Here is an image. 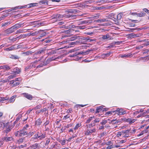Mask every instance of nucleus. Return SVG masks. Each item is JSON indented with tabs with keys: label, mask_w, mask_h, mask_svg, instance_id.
Instances as JSON below:
<instances>
[{
	"label": "nucleus",
	"mask_w": 149,
	"mask_h": 149,
	"mask_svg": "<svg viewBox=\"0 0 149 149\" xmlns=\"http://www.w3.org/2000/svg\"><path fill=\"white\" fill-rule=\"evenodd\" d=\"M65 17L68 18H72L74 17V15H72L70 14L67 15V14H64L63 15L57 14L53 15L52 17V19L61 20L63 17Z\"/></svg>",
	"instance_id": "f257e3e1"
},
{
	"label": "nucleus",
	"mask_w": 149,
	"mask_h": 149,
	"mask_svg": "<svg viewBox=\"0 0 149 149\" xmlns=\"http://www.w3.org/2000/svg\"><path fill=\"white\" fill-rule=\"evenodd\" d=\"M91 50H89L88 51H87L86 52H75L74 54L70 55V57H73L77 56H78L77 55L79 54H84V55H86L88 54V52H90Z\"/></svg>",
	"instance_id": "f03ea898"
},
{
	"label": "nucleus",
	"mask_w": 149,
	"mask_h": 149,
	"mask_svg": "<svg viewBox=\"0 0 149 149\" xmlns=\"http://www.w3.org/2000/svg\"><path fill=\"white\" fill-rule=\"evenodd\" d=\"M116 113L119 115H123L126 113L125 111H124L123 109H117L115 111Z\"/></svg>",
	"instance_id": "7ed1b4c3"
},
{
	"label": "nucleus",
	"mask_w": 149,
	"mask_h": 149,
	"mask_svg": "<svg viewBox=\"0 0 149 149\" xmlns=\"http://www.w3.org/2000/svg\"><path fill=\"white\" fill-rule=\"evenodd\" d=\"M20 72V69L18 68H16L14 69L13 71H11V73H10V72L9 73H10V74H14L16 75L17 74H19Z\"/></svg>",
	"instance_id": "20e7f679"
},
{
	"label": "nucleus",
	"mask_w": 149,
	"mask_h": 149,
	"mask_svg": "<svg viewBox=\"0 0 149 149\" xmlns=\"http://www.w3.org/2000/svg\"><path fill=\"white\" fill-rule=\"evenodd\" d=\"M46 50V49L45 48L40 49L38 50L35 53V55L41 54H44L45 51Z\"/></svg>",
	"instance_id": "39448f33"
},
{
	"label": "nucleus",
	"mask_w": 149,
	"mask_h": 149,
	"mask_svg": "<svg viewBox=\"0 0 149 149\" xmlns=\"http://www.w3.org/2000/svg\"><path fill=\"white\" fill-rule=\"evenodd\" d=\"M27 134L28 132L25 128H23L22 130H20V136H24L25 135H27Z\"/></svg>",
	"instance_id": "423d86ee"
},
{
	"label": "nucleus",
	"mask_w": 149,
	"mask_h": 149,
	"mask_svg": "<svg viewBox=\"0 0 149 149\" xmlns=\"http://www.w3.org/2000/svg\"><path fill=\"white\" fill-rule=\"evenodd\" d=\"M95 131L96 130L95 128L90 130L87 129L85 132V134L86 135H91L92 133L95 132Z\"/></svg>",
	"instance_id": "0eeeda50"
},
{
	"label": "nucleus",
	"mask_w": 149,
	"mask_h": 149,
	"mask_svg": "<svg viewBox=\"0 0 149 149\" xmlns=\"http://www.w3.org/2000/svg\"><path fill=\"white\" fill-rule=\"evenodd\" d=\"M45 134H42L41 135H38L36 134L34 135L33 137L36 138L38 140V139L39 138V139L42 140L44 139L45 137Z\"/></svg>",
	"instance_id": "6e6552de"
},
{
	"label": "nucleus",
	"mask_w": 149,
	"mask_h": 149,
	"mask_svg": "<svg viewBox=\"0 0 149 149\" xmlns=\"http://www.w3.org/2000/svg\"><path fill=\"white\" fill-rule=\"evenodd\" d=\"M38 33L39 34V37L38 38L40 39V38L42 37H43L46 35V33L44 32V31L42 30H40L38 31Z\"/></svg>",
	"instance_id": "1a4fd4ad"
},
{
	"label": "nucleus",
	"mask_w": 149,
	"mask_h": 149,
	"mask_svg": "<svg viewBox=\"0 0 149 149\" xmlns=\"http://www.w3.org/2000/svg\"><path fill=\"white\" fill-rule=\"evenodd\" d=\"M23 95L24 97L30 100H31L33 98V97L31 95L27 93H23Z\"/></svg>",
	"instance_id": "9d476101"
},
{
	"label": "nucleus",
	"mask_w": 149,
	"mask_h": 149,
	"mask_svg": "<svg viewBox=\"0 0 149 149\" xmlns=\"http://www.w3.org/2000/svg\"><path fill=\"white\" fill-rule=\"evenodd\" d=\"M10 84H13V86L15 87L19 85L20 83L19 82H16L15 80H13L10 81Z\"/></svg>",
	"instance_id": "9b49d317"
},
{
	"label": "nucleus",
	"mask_w": 149,
	"mask_h": 149,
	"mask_svg": "<svg viewBox=\"0 0 149 149\" xmlns=\"http://www.w3.org/2000/svg\"><path fill=\"white\" fill-rule=\"evenodd\" d=\"M79 11L78 10H77L76 9H71L66 11L65 13H67V14L70 13H78Z\"/></svg>",
	"instance_id": "f8f14e48"
},
{
	"label": "nucleus",
	"mask_w": 149,
	"mask_h": 149,
	"mask_svg": "<svg viewBox=\"0 0 149 149\" xmlns=\"http://www.w3.org/2000/svg\"><path fill=\"white\" fill-rule=\"evenodd\" d=\"M136 120L135 119L129 118L127 119H126L125 122L129 123V124H131L134 122Z\"/></svg>",
	"instance_id": "ddd939ff"
},
{
	"label": "nucleus",
	"mask_w": 149,
	"mask_h": 149,
	"mask_svg": "<svg viewBox=\"0 0 149 149\" xmlns=\"http://www.w3.org/2000/svg\"><path fill=\"white\" fill-rule=\"evenodd\" d=\"M22 24H16L11 27V28H12L13 29H17L18 28L21 27Z\"/></svg>",
	"instance_id": "4468645a"
},
{
	"label": "nucleus",
	"mask_w": 149,
	"mask_h": 149,
	"mask_svg": "<svg viewBox=\"0 0 149 149\" xmlns=\"http://www.w3.org/2000/svg\"><path fill=\"white\" fill-rule=\"evenodd\" d=\"M1 68L6 70H8L11 69V68L9 66L6 65L2 66Z\"/></svg>",
	"instance_id": "2eb2a0df"
},
{
	"label": "nucleus",
	"mask_w": 149,
	"mask_h": 149,
	"mask_svg": "<svg viewBox=\"0 0 149 149\" xmlns=\"http://www.w3.org/2000/svg\"><path fill=\"white\" fill-rule=\"evenodd\" d=\"M15 96H13L10 99L8 98V102L10 103H13L15 100Z\"/></svg>",
	"instance_id": "dca6fc26"
},
{
	"label": "nucleus",
	"mask_w": 149,
	"mask_h": 149,
	"mask_svg": "<svg viewBox=\"0 0 149 149\" xmlns=\"http://www.w3.org/2000/svg\"><path fill=\"white\" fill-rule=\"evenodd\" d=\"M3 140L5 141L6 142L10 141L13 139L12 137H4L3 139Z\"/></svg>",
	"instance_id": "f3484780"
},
{
	"label": "nucleus",
	"mask_w": 149,
	"mask_h": 149,
	"mask_svg": "<svg viewBox=\"0 0 149 149\" xmlns=\"http://www.w3.org/2000/svg\"><path fill=\"white\" fill-rule=\"evenodd\" d=\"M15 46V45H13L11 46L9 48L4 49L5 51H12L13 50H14L15 49L14 47Z\"/></svg>",
	"instance_id": "a211bd4d"
},
{
	"label": "nucleus",
	"mask_w": 149,
	"mask_h": 149,
	"mask_svg": "<svg viewBox=\"0 0 149 149\" xmlns=\"http://www.w3.org/2000/svg\"><path fill=\"white\" fill-rule=\"evenodd\" d=\"M12 28H11V27L10 28H9L8 29H7L5 31V32L7 34H10L13 32L14 31V30H13Z\"/></svg>",
	"instance_id": "6ab92c4d"
},
{
	"label": "nucleus",
	"mask_w": 149,
	"mask_h": 149,
	"mask_svg": "<svg viewBox=\"0 0 149 149\" xmlns=\"http://www.w3.org/2000/svg\"><path fill=\"white\" fill-rule=\"evenodd\" d=\"M111 54V52H110L107 53L102 54L101 55V57L104 58L105 57H108L110 56Z\"/></svg>",
	"instance_id": "aec40b11"
},
{
	"label": "nucleus",
	"mask_w": 149,
	"mask_h": 149,
	"mask_svg": "<svg viewBox=\"0 0 149 149\" xmlns=\"http://www.w3.org/2000/svg\"><path fill=\"white\" fill-rule=\"evenodd\" d=\"M31 149H36L38 147L39 148V146L38 145V144L37 143H36L33 145L31 146Z\"/></svg>",
	"instance_id": "412c9836"
},
{
	"label": "nucleus",
	"mask_w": 149,
	"mask_h": 149,
	"mask_svg": "<svg viewBox=\"0 0 149 149\" xmlns=\"http://www.w3.org/2000/svg\"><path fill=\"white\" fill-rule=\"evenodd\" d=\"M146 15V13L143 11H141L139 13H137V16L138 17H142L145 16Z\"/></svg>",
	"instance_id": "4be33fe9"
},
{
	"label": "nucleus",
	"mask_w": 149,
	"mask_h": 149,
	"mask_svg": "<svg viewBox=\"0 0 149 149\" xmlns=\"http://www.w3.org/2000/svg\"><path fill=\"white\" fill-rule=\"evenodd\" d=\"M25 140V138L23 137L21 138L18 140H17V142L18 144H19L22 143L23 141H24Z\"/></svg>",
	"instance_id": "5701e85b"
},
{
	"label": "nucleus",
	"mask_w": 149,
	"mask_h": 149,
	"mask_svg": "<svg viewBox=\"0 0 149 149\" xmlns=\"http://www.w3.org/2000/svg\"><path fill=\"white\" fill-rule=\"evenodd\" d=\"M110 36L108 34H107L103 36L102 37V39L103 40H105L110 38L109 40H111V38H110Z\"/></svg>",
	"instance_id": "b1692460"
},
{
	"label": "nucleus",
	"mask_w": 149,
	"mask_h": 149,
	"mask_svg": "<svg viewBox=\"0 0 149 149\" xmlns=\"http://www.w3.org/2000/svg\"><path fill=\"white\" fill-rule=\"evenodd\" d=\"M103 107L102 106L99 107H97L95 113H97L100 112L102 110Z\"/></svg>",
	"instance_id": "393cba45"
},
{
	"label": "nucleus",
	"mask_w": 149,
	"mask_h": 149,
	"mask_svg": "<svg viewBox=\"0 0 149 149\" xmlns=\"http://www.w3.org/2000/svg\"><path fill=\"white\" fill-rule=\"evenodd\" d=\"M38 3H31L27 5L28 8H29L32 7L36 6H37Z\"/></svg>",
	"instance_id": "a878e982"
},
{
	"label": "nucleus",
	"mask_w": 149,
	"mask_h": 149,
	"mask_svg": "<svg viewBox=\"0 0 149 149\" xmlns=\"http://www.w3.org/2000/svg\"><path fill=\"white\" fill-rule=\"evenodd\" d=\"M74 31V30L72 29H69L68 30L64 31V33L66 34H70Z\"/></svg>",
	"instance_id": "bb28decb"
},
{
	"label": "nucleus",
	"mask_w": 149,
	"mask_h": 149,
	"mask_svg": "<svg viewBox=\"0 0 149 149\" xmlns=\"http://www.w3.org/2000/svg\"><path fill=\"white\" fill-rule=\"evenodd\" d=\"M42 123L41 120L39 118L35 122V124L36 125H40Z\"/></svg>",
	"instance_id": "cd10ccee"
},
{
	"label": "nucleus",
	"mask_w": 149,
	"mask_h": 149,
	"mask_svg": "<svg viewBox=\"0 0 149 149\" xmlns=\"http://www.w3.org/2000/svg\"><path fill=\"white\" fill-rule=\"evenodd\" d=\"M33 52L32 51H28L26 52H23L22 54L24 56L29 55L30 54L32 53Z\"/></svg>",
	"instance_id": "c85d7f7f"
},
{
	"label": "nucleus",
	"mask_w": 149,
	"mask_h": 149,
	"mask_svg": "<svg viewBox=\"0 0 149 149\" xmlns=\"http://www.w3.org/2000/svg\"><path fill=\"white\" fill-rule=\"evenodd\" d=\"M96 22H99L100 23L103 22H107L108 21V20H107L105 19H99L95 21Z\"/></svg>",
	"instance_id": "c756f323"
},
{
	"label": "nucleus",
	"mask_w": 149,
	"mask_h": 149,
	"mask_svg": "<svg viewBox=\"0 0 149 149\" xmlns=\"http://www.w3.org/2000/svg\"><path fill=\"white\" fill-rule=\"evenodd\" d=\"M100 16V13L95 14H94V15H93L91 18H93L94 19H97Z\"/></svg>",
	"instance_id": "7c9ffc66"
},
{
	"label": "nucleus",
	"mask_w": 149,
	"mask_h": 149,
	"mask_svg": "<svg viewBox=\"0 0 149 149\" xmlns=\"http://www.w3.org/2000/svg\"><path fill=\"white\" fill-rule=\"evenodd\" d=\"M40 5L42 4H46L47 5H48V1L47 0H42L40 1L39 3Z\"/></svg>",
	"instance_id": "2f4dec72"
},
{
	"label": "nucleus",
	"mask_w": 149,
	"mask_h": 149,
	"mask_svg": "<svg viewBox=\"0 0 149 149\" xmlns=\"http://www.w3.org/2000/svg\"><path fill=\"white\" fill-rule=\"evenodd\" d=\"M95 122H94V121L93 120L91 123L88 125V127L91 128V127L95 126Z\"/></svg>",
	"instance_id": "473e14b6"
},
{
	"label": "nucleus",
	"mask_w": 149,
	"mask_h": 149,
	"mask_svg": "<svg viewBox=\"0 0 149 149\" xmlns=\"http://www.w3.org/2000/svg\"><path fill=\"white\" fill-rule=\"evenodd\" d=\"M57 141L60 142L62 145H64L65 144L66 141L65 140H62L59 139L57 140Z\"/></svg>",
	"instance_id": "72a5a7b5"
},
{
	"label": "nucleus",
	"mask_w": 149,
	"mask_h": 149,
	"mask_svg": "<svg viewBox=\"0 0 149 149\" xmlns=\"http://www.w3.org/2000/svg\"><path fill=\"white\" fill-rule=\"evenodd\" d=\"M50 50V49H49L47 50V51L49 52L48 53V54L49 55H51L52 54H55L56 53L53 50H51V51H49Z\"/></svg>",
	"instance_id": "f704fd0d"
},
{
	"label": "nucleus",
	"mask_w": 149,
	"mask_h": 149,
	"mask_svg": "<svg viewBox=\"0 0 149 149\" xmlns=\"http://www.w3.org/2000/svg\"><path fill=\"white\" fill-rule=\"evenodd\" d=\"M16 77V75H15V74H11V75H10L8 77L7 79L8 80H10V79H13L15 78Z\"/></svg>",
	"instance_id": "c9c22d12"
},
{
	"label": "nucleus",
	"mask_w": 149,
	"mask_h": 149,
	"mask_svg": "<svg viewBox=\"0 0 149 149\" xmlns=\"http://www.w3.org/2000/svg\"><path fill=\"white\" fill-rule=\"evenodd\" d=\"M123 15V14L121 13H119L117 15V19L118 20H120L121 19L122 16Z\"/></svg>",
	"instance_id": "e433bc0d"
},
{
	"label": "nucleus",
	"mask_w": 149,
	"mask_h": 149,
	"mask_svg": "<svg viewBox=\"0 0 149 149\" xmlns=\"http://www.w3.org/2000/svg\"><path fill=\"white\" fill-rule=\"evenodd\" d=\"M94 118V116H93L92 117H91L90 118H89L86 121V123H89Z\"/></svg>",
	"instance_id": "4c0bfd02"
},
{
	"label": "nucleus",
	"mask_w": 149,
	"mask_h": 149,
	"mask_svg": "<svg viewBox=\"0 0 149 149\" xmlns=\"http://www.w3.org/2000/svg\"><path fill=\"white\" fill-rule=\"evenodd\" d=\"M35 134V132H30L29 133L28 132V134H27V136H29L31 137Z\"/></svg>",
	"instance_id": "58836bf2"
},
{
	"label": "nucleus",
	"mask_w": 149,
	"mask_h": 149,
	"mask_svg": "<svg viewBox=\"0 0 149 149\" xmlns=\"http://www.w3.org/2000/svg\"><path fill=\"white\" fill-rule=\"evenodd\" d=\"M77 136V135H76L75 134L73 135L72 136L70 137L69 138L68 140H67V141H71V140L74 138V137H75Z\"/></svg>",
	"instance_id": "ea45409f"
},
{
	"label": "nucleus",
	"mask_w": 149,
	"mask_h": 149,
	"mask_svg": "<svg viewBox=\"0 0 149 149\" xmlns=\"http://www.w3.org/2000/svg\"><path fill=\"white\" fill-rule=\"evenodd\" d=\"M86 28L85 26H76V28L77 29H84Z\"/></svg>",
	"instance_id": "a19ab883"
},
{
	"label": "nucleus",
	"mask_w": 149,
	"mask_h": 149,
	"mask_svg": "<svg viewBox=\"0 0 149 149\" xmlns=\"http://www.w3.org/2000/svg\"><path fill=\"white\" fill-rule=\"evenodd\" d=\"M10 23H10V22H8L4 23H3L2 24V27L6 26L10 24Z\"/></svg>",
	"instance_id": "79ce46f5"
},
{
	"label": "nucleus",
	"mask_w": 149,
	"mask_h": 149,
	"mask_svg": "<svg viewBox=\"0 0 149 149\" xmlns=\"http://www.w3.org/2000/svg\"><path fill=\"white\" fill-rule=\"evenodd\" d=\"M120 121L119 120V119H118V120L116 119V121L115 122H113L112 123L113 124H119L120 123Z\"/></svg>",
	"instance_id": "37998d69"
},
{
	"label": "nucleus",
	"mask_w": 149,
	"mask_h": 149,
	"mask_svg": "<svg viewBox=\"0 0 149 149\" xmlns=\"http://www.w3.org/2000/svg\"><path fill=\"white\" fill-rule=\"evenodd\" d=\"M144 46L143 45V44L142 45H139L138 46L136 47V48L137 49H142Z\"/></svg>",
	"instance_id": "c03bdc74"
},
{
	"label": "nucleus",
	"mask_w": 149,
	"mask_h": 149,
	"mask_svg": "<svg viewBox=\"0 0 149 149\" xmlns=\"http://www.w3.org/2000/svg\"><path fill=\"white\" fill-rule=\"evenodd\" d=\"M38 31H36L35 32L33 33H31V32L30 33V35L32 36H35L37 34H38Z\"/></svg>",
	"instance_id": "a18cd8bd"
},
{
	"label": "nucleus",
	"mask_w": 149,
	"mask_h": 149,
	"mask_svg": "<svg viewBox=\"0 0 149 149\" xmlns=\"http://www.w3.org/2000/svg\"><path fill=\"white\" fill-rule=\"evenodd\" d=\"M27 145L26 144H25L24 145H21L19 146V148L20 149L23 148L27 147Z\"/></svg>",
	"instance_id": "49530a36"
},
{
	"label": "nucleus",
	"mask_w": 149,
	"mask_h": 149,
	"mask_svg": "<svg viewBox=\"0 0 149 149\" xmlns=\"http://www.w3.org/2000/svg\"><path fill=\"white\" fill-rule=\"evenodd\" d=\"M130 56L129 54H124L120 55V57L121 58H127Z\"/></svg>",
	"instance_id": "de8ad7c7"
},
{
	"label": "nucleus",
	"mask_w": 149,
	"mask_h": 149,
	"mask_svg": "<svg viewBox=\"0 0 149 149\" xmlns=\"http://www.w3.org/2000/svg\"><path fill=\"white\" fill-rule=\"evenodd\" d=\"M10 58H11L12 59H18L19 58L18 56L16 55H11Z\"/></svg>",
	"instance_id": "09e8293b"
},
{
	"label": "nucleus",
	"mask_w": 149,
	"mask_h": 149,
	"mask_svg": "<svg viewBox=\"0 0 149 149\" xmlns=\"http://www.w3.org/2000/svg\"><path fill=\"white\" fill-rule=\"evenodd\" d=\"M49 122L50 121L48 120H47L46 122L44 123L43 125L46 127V126L49 124Z\"/></svg>",
	"instance_id": "8fccbe9b"
},
{
	"label": "nucleus",
	"mask_w": 149,
	"mask_h": 149,
	"mask_svg": "<svg viewBox=\"0 0 149 149\" xmlns=\"http://www.w3.org/2000/svg\"><path fill=\"white\" fill-rule=\"evenodd\" d=\"M7 16H8V15L6 14H5L2 15H1L0 17V21L3 19L5 17H6Z\"/></svg>",
	"instance_id": "3c124183"
},
{
	"label": "nucleus",
	"mask_w": 149,
	"mask_h": 149,
	"mask_svg": "<svg viewBox=\"0 0 149 149\" xmlns=\"http://www.w3.org/2000/svg\"><path fill=\"white\" fill-rule=\"evenodd\" d=\"M36 24H35V26H33V27H39L41 26V24H40V23H36Z\"/></svg>",
	"instance_id": "603ef678"
},
{
	"label": "nucleus",
	"mask_w": 149,
	"mask_h": 149,
	"mask_svg": "<svg viewBox=\"0 0 149 149\" xmlns=\"http://www.w3.org/2000/svg\"><path fill=\"white\" fill-rule=\"evenodd\" d=\"M36 24H35V26H33V27H39L41 26V24H40V23H36Z\"/></svg>",
	"instance_id": "864d4df0"
},
{
	"label": "nucleus",
	"mask_w": 149,
	"mask_h": 149,
	"mask_svg": "<svg viewBox=\"0 0 149 149\" xmlns=\"http://www.w3.org/2000/svg\"><path fill=\"white\" fill-rule=\"evenodd\" d=\"M114 16V14L113 13H111L109 14L108 17L109 18H113Z\"/></svg>",
	"instance_id": "5fc2aeb1"
},
{
	"label": "nucleus",
	"mask_w": 149,
	"mask_h": 149,
	"mask_svg": "<svg viewBox=\"0 0 149 149\" xmlns=\"http://www.w3.org/2000/svg\"><path fill=\"white\" fill-rule=\"evenodd\" d=\"M126 119V118H124V117H120L118 119L120 121V123H122L123 121L125 122Z\"/></svg>",
	"instance_id": "6e6d98bb"
},
{
	"label": "nucleus",
	"mask_w": 149,
	"mask_h": 149,
	"mask_svg": "<svg viewBox=\"0 0 149 149\" xmlns=\"http://www.w3.org/2000/svg\"><path fill=\"white\" fill-rule=\"evenodd\" d=\"M115 145H113V144H112L111 145L109 146H108L107 147L106 149H111L112 148H114Z\"/></svg>",
	"instance_id": "4d7b16f0"
},
{
	"label": "nucleus",
	"mask_w": 149,
	"mask_h": 149,
	"mask_svg": "<svg viewBox=\"0 0 149 149\" xmlns=\"http://www.w3.org/2000/svg\"><path fill=\"white\" fill-rule=\"evenodd\" d=\"M75 28H76V26H75L73 24H71L70 25L68 26V28L69 29H74Z\"/></svg>",
	"instance_id": "13d9d810"
},
{
	"label": "nucleus",
	"mask_w": 149,
	"mask_h": 149,
	"mask_svg": "<svg viewBox=\"0 0 149 149\" xmlns=\"http://www.w3.org/2000/svg\"><path fill=\"white\" fill-rule=\"evenodd\" d=\"M107 120H102V121L100 123V124L102 125H105L107 123Z\"/></svg>",
	"instance_id": "bf43d9fd"
},
{
	"label": "nucleus",
	"mask_w": 149,
	"mask_h": 149,
	"mask_svg": "<svg viewBox=\"0 0 149 149\" xmlns=\"http://www.w3.org/2000/svg\"><path fill=\"white\" fill-rule=\"evenodd\" d=\"M145 113L144 112L142 114H141L139 115L138 116H137V118H139L141 117L142 116H145Z\"/></svg>",
	"instance_id": "052dcab7"
},
{
	"label": "nucleus",
	"mask_w": 149,
	"mask_h": 149,
	"mask_svg": "<svg viewBox=\"0 0 149 149\" xmlns=\"http://www.w3.org/2000/svg\"><path fill=\"white\" fill-rule=\"evenodd\" d=\"M88 21H86V20L82 21L80 22V23L79 24L80 25L81 24H87V23H88Z\"/></svg>",
	"instance_id": "680f3d73"
},
{
	"label": "nucleus",
	"mask_w": 149,
	"mask_h": 149,
	"mask_svg": "<svg viewBox=\"0 0 149 149\" xmlns=\"http://www.w3.org/2000/svg\"><path fill=\"white\" fill-rule=\"evenodd\" d=\"M1 102L2 101H4L6 100H8V98H7L6 97H0Z\"/></svg>",
	"instance_id": "e2e57ef3"
},
{
	"label": "nucleus",
	"mask_w": 149,
	"mask_h": 149,
	"mask_svg": "<svg viewBox=\"0 0 149 149\" xmlns=\"http://www.w3.org/2000/svg\"><path fill=\"white\" fill-rule=\"evenodd\" d=\"M67 129L66 128V127H65V126H64V127H62L61 129V130L62 132H63V131H65V130H67Z\"/></svg>",
	"instance_id": "0e129e2a"
},
{
	"label": "nucleus",
	"mask_w": 149,
	"mask_h": 149,
	"mask_svg": "<svg viewBox=\"0 0 149 149\" xmlns=\"http://www.w3.org/2000/svg\"><path fill=\"white\" fill-rule=\"evenodd\" d=\"M122 42V41H118L117 42H113V44L114 45L116 44V45H119L120 43Z\"/></svg>",
	"instance_id": "69168bd1"
},
{
	"label": "nucleus",
	"mask_w": 149,
	"mask_h": 149,
	"mask_svg": "<svg viewBox=\"0 0 149 149\" xmlns=\"http://www.w3.org/2000/svg\"><path fill=\"white\" fill-rule=\"evenodd\" d=\"M81 125L80 124H79V123L77 124L75 126L74 128V129L75 130H76Z\"/></svg>",
	"instance_id": "338daca9"
},
{
	"label": "nucleus",
	"mask_w": 149,
	"mask_h": 149,
	"mask_svg": "<svg viewBox=\"0 0 149 149\" xmlns=\"http://www.w3.org/2000/svg\"><path fill=\"white\" fill-rule=\"evenodd\" d=\"M143 12H145L148 14H149V10H148L146 8H144L143 9Z\"/></svg>",
	"instance_id": "774afa93"
}]
</instances>
